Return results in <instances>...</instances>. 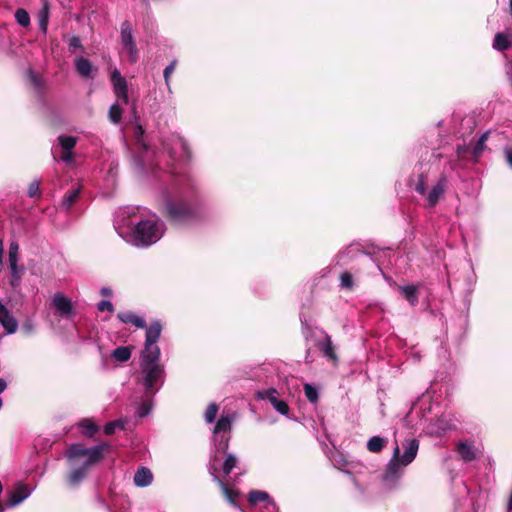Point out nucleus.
Masks as SVG:
<instances>
[{
  "label": "nucleus",
  "instance_id": "48",
  "mask_svg": "<svg viewBox=\"0 0 512 512\" xmlns=\"http://www.w3.org/2000/svg\"><path fill=\"white\" fill-rule=\"evenodd\" d=\"M506 160L508 164L512 167V149L506 150Z\"/></svg>",
  "mask_w": 512,
  "mask_h": 512
},
{
  "label": "nucleus",
  "instance_id": "20",
  "mask_svg": "<svg viewBox=\"0 0 512 512\" xmlns=\"http://www.w3.org/2000/svg\"><path fill=\"white\" fill-rule=\"evenodd\" d=\"M133 346H119L113 350L111 356L117 362H127L132 355Z\"/></svg>",
  "mask_w": 512,
  "mask_h": 512
},
{
  "label": "nucleus",
  "instance_id": "31",
  "mask_svg": "<svg viewBox=\"0 0 512 512\" xmlns=\"http://www.w3.org/2000/svg\"><path fill=\"white\" fill-rule=\"evenodd\" d=\"M303 388H304L305 396L309 400V402L316 403L319 398L317 388L309 383H305Z\"/></svg>",
  "mask_w": 512,
  "mask_h": 512
},
{
  "label": "nucleus",
  "instance_id": "23",
  "mask_svg": "<svg viewBox=\"0 0 512 512\" xmlns=\"http://www.w3.org/2000/svg\"><path fill=\"white\" fill-rule=\"evenodd\" d=\"M19 245L16 241H12L9 245L8 260L13 275L17 272Z\"/></svg>",
  "mask_w": 512,
  "mask_h": 512
},
{
  "label": "nucleus",
  "instance_id": "3",
  "mask_svg": "<svg viewBox=\"0 0 512 512\" xmlns=\"http://www.w3.org/2000/svg\"><path fill=\"white\" fill-rule=\"evenodd\" d=\"M164 216L173 224H185L196 217L194 207L183 198H167Z\"/></svg>",
  "mask_w": 512,
  "mask_h": 512
},
{
  "label": "nucleus",
  "instance_id": "46",
  "mask_svg": "<svg viewBox=\"0 0 512 512\" xmlns=\"http://www.w3.org/2000/svg\"><path fill=\"white\" fill-rule=\"evenodd\" d=\"M22 329L25 331L26 334H30L33 331V325L30 321H26L23 323Z\"/></svg>",
  "mask_w": 512,
  "mask_h": 512
},
{
  "label": "nucleus",
  "instance_id": "34",
  "mask_svg": "<svg viewBox=\"0 0 512 512\" xmlns=\"http://www.w3.org/2000/svg\"><path fill=\"white\" fill-rule=\"evenodd\" d=\"M124 425L125 423L122 420L111 421L104 426V433L111 435L115 432L116 429H123Z\"/></svg>",
  "mask_w": 512,
  "mask_h": 512
},
{
  "label": "nucleus",
  "instance_id": "36",
  "mask_svg": "<svg viewBox=\"0 0 512 512\" xmlns=\"http://www.w3.org/2000/svg\"><path fill=\"white\" fill-rule=\"evenodd\" d=\"M340 283L343 288L352 290L354 286L352 274L348 271L343 272L340 276Z\"/></svg>",
  "mask_w": 512,
  "mask_h": 512
},
{
  "label": "nucleus",
  "instance_id": "32",
  "mask_svg": "<svg viewBox=\"0 0 512 512\" xmlns=\"http://www.w3.org/2000/svg\"><path fill=\"white\" fill-rule=\"evenodd\" d=\"M58 141L65 152L71 151L76 145V138L73 136H59Z\"/></svg>",
  "mask_w": 512,
  "mask_h": 512
},
{
  "label": "nucleus",
  "instance_id": "35",
  "mask_svg": "<svg viewBox=\"0 0 512 512\" xmlns=\"http://www.w3.org/2000/svg\"><path fill=\"white\" fill-rule=\"evenodd\" d=\"M236 464L237 458L233 454H228L223 464L224 473L229 475L232 469L236 467Z\"/></svg>",
  "mask_w": 512,
  "mask_h": 512
},
{
  "label": "nucleus",
  "instance_id": "13",
  "mask_svg": "<svg viewBox=\"0 0 512 512\" xmlns=\"http://www.w3.org/2000/svg\"><path fill=\"white\" fill-rule=\"evenodd\" d=\"M52 304L60 316H67L72 313L73 306L71 300L60 292L54 295Z\"/></svg>",
  "mask_w": 512,
  "mask_h": 512
},
{
  "label": "nucleus",
  "instance_id": "45",
  "mask_svg": "<svg viewBox=\"0 0 512 512\" xmlns=\"http://www.w3.org/2000/svg\"><path fill=\"white\" fill-rule=\"evenodd\" d=\"M69 48L70 49H77L82 48L81 40L78 36H72L69 40Z\"/></svg>",
  "mask_w": 512,
  "mask_h": 512
},
{
  "label": "nucleus",
  "instance_id": "27",
  "mask_svg": "<svg viewBox=\"0 0 512 512\" xmlns=\"http://www.w3.org/2000/svg\"><path fill=\"white\" fill-rule=\"evenodd\" d=\"M385 440L379 436H373L367 443V448L370 452H380L384 447Z\"/></svg>",
  "mask_w": 512,
  "mask_h": 512
},
{
  "label": "nucleus",
  "instance_id": "49",
  "mask_svg": "<svg viewBox=\"0 0 512 512\" xmlns=\"http://www.w3.org/2000/svg\"><path fill=\"white\" fill-rule=\"evenodd\" d=\"M100 292L103 296H111L112 295V290L107 287H103Z\"/></svg>",
  "mask_w": 512,
  "mask_h": 512
},
{
  "label": "nucleus",
  "instance_id": "28",
  "mask_svg": "<svg viewBox=\"0 0 512 512\" xmlns=\"http://www.w3.org/2000/svg\"><path fill=\"white\" fill-rule=\"evenodd\" d=\"M487 139H488V133L482 134L481 137L476 142V144L474 145V147L472 148L471 154L475 159H477L482 154V152L485 148V142L487 141Z\"/></svg>",
  "mask_w": 512,
  "mask_h": 512
},
{
  "label": "nucleus",
  "instance_id": "6",
  "mask_svg": "<svg viewBox=\"0 0 512 512\" xmlns=\"http://www.w3.org/2000/svg\"><path fill=\"white\" fill-rule=\"evenodd\" d=\"M401 462L399 460V445L396 444L393 449V455L387 464L386 471L383 475V480L386 483H395L401 476Z\"/></svg>",
  "mask_w": 512,
  "mask_h": 512
},
{
  "label": "nucleus",
  "instance_id": "39",
  "mask_svg": "<svg viewBox=\"0 0 512 512\" xmlns=\"http://www.w3.org/2000/svg\"><path fill=\"white\" fill-rule=\"evenodd\" d=\"M27 75L30 83L35 88H41L43 86L42 78L38 74H36L32 69L28 70Z\"/></svg>",
  "mask_w": 512,
  "mask_h": 512
},
{
  "label": "nucleus",
  "instance_id": "37",
  "mask_svg": "<svg viewBox=\"0 0 512 512\" xmlns=\"http://www.w3.org/2000/svg\"><path fill=\"white\" fill-rule=\"evenodd\" d=\"M39 27L40 30L45 34L48 27V7L45 6L39 15Z\"/></svg>",
  "mask_w": 512,
  "mask_h": 512
},
{
  "label": "nucleus",
  "instance_id": "21",
  "mask_svg": "<svg viewBox=\"0 0 512 512\" xmlns=\"http://www.w3.org/2000/svg\"><path fill=\"white\" fill-rule=\"evenodd\" d=\"M29 496V491L25 486H18L15 491H13L9 498V505L16 506L21 503L24 499Z\"/></svg>",
  "mask_w": 512,
  "mask_h": 512
},
{
  "label": "nucleus",
  "instance_id": "47",
  "mask_svg": "<svg viewBox=\"0 0 512 512\" xmlns=\"http://www.w3.org/2000/svg\"><path fill=\"white\" fill-rule=\"evenodd\" d=\"M467 151H468V147L461 146V145L457 146L456 152H457L458 157H463Z\"/></svg>",
  "mask_w": 512,
  "mask_h": 512
},
{
  "label": "nucleus",
  "instance_id": "4",
  "mask_svg": "<svg viewBox=\"0 0 512 512\" xmlns=\"http://www.w3.org/2000/svg\"><path fill=\"white\" fill-rule=\"evenodd\" d=\"M162 229L155 220H142L133 230L134 242L137 246H148L162 237Z\"/></svg>",
  "mask_w": 512,
  "mask_h": 512
},
{
  "label": "nucleus",
  "instance_id": "29",
  "mask_svg": "<svg viewBox=\"0 0 512 512\" xmlns=\"http://www.w3.org/2000/svg\"><path fill=\"white\" fill-rule=\"evenodd\" d=\"M448 429H450V427L446 425L445 418H434L433 428H431L430 433L441 435Z\"/></svg>",
  "mask_w": 512,
  "mask_h": 512
},
{
  "label": "nucleus",
  "instance_id": "24",
  "mask_svg": "<svg viewBox=\"0 0 512 512\" xmlns=\"http://www.w3.org/2000/svg\"><path fill=\"white\" fill-rule=\"evenodd\" d=\"M80 194H81L80 186L71 191H68L63 197L62 206L66 210H69L77 202V200L80 197Z\"/></svg>",
  "mask_w": 512,
  "mask_h": 512
},
{
  "label": "nucleus",
  "instance_id": "41",
  "mask_svg": "<svg viewBox=\"0 0 512 512\" xmlns=\"http://www.w3.org/2000/svg\"><path fill=\"white\" fill-rule=\"evenodd\" d=\"M214 479L218 482V484L221 486L223 493L225 494L226 498L230 502H234L233 497L236 495L232 490H230L223 481H221L217 476H214Z\"/></svg>",
  "mask_w": 512,
  "mask_h": 512
},
{
  "label": "nucleus",
  "instance_id": "15",
  "mask_svg": "<svg viewBox=\"0 0 512 512\" xmlns=\"http://www.w3.org/2000/svg\"><path fill=\"white\" fill-rule=\"evenodd\" d=\"M457 452L464 462H471L478 457L477 449L467 442H459L457 444Z\"/></svg>",
  "mask_w": 512,
  "mask_h": 512
},
{
  "label": "nucleus",
  "instance_id": "50",
  "mask_svg": "<svg viewBox=\"0 0 512 512\" xmlns=\"http://www.w3.org/2000/svg\"><path fill=\"white\" fill-rule=\"evenodd\" d=\"M71 158H72V153H71V151H69V152H65V154H63V155H62V159H63L64 161H69Z\"/></svg>",
  "mask_w": 512,
  "mask_h": 512
},
{
  "label": "nucleus",
  "instance_id": "12",
  "mask_svg": "<svg viewBox=\"0 0 512 512\" xmlns=\"http://www.w3.org/2000/svg\"><path fill=\"white\" fill-rule=\"evenodd\" d=\"M117 318L122 322V323H125V324H132L134 326H136L137 328H141V329H146V331L148 330L149 327H151L152 324L154 323H159L161 325V323L159 321H154L152 322L149 326L146 325V321L130 312V311H126V312H119L117 314ZM147 336V333L145 334V337Z\"/></svg>",
  "mask_w": 512,
  "mask_h": 512
},
{
  "label": "nucleus",
  "instance_id": "55",
  "mask_svg": "<svg viewBox=\"0 0 512 512\" xmlns=\"http://www.w3.org/2000/svg\"><path fill=\"white\" fill-rule=\"evenodd\" d=\"M138 130H139L141 133H143V131H142V127H140V126H139V127H138Z\"/></svg>",
  "mask_w": 512,
  "mask_h": 512
},
{
  "label": "nucleus",
  "instance_id": "25",
  "mask_svg": "<svg viewBox=\"0 0 512 512\" xmlns=\"http://www.w3.org/2000/svg\"><path fill=\"white\" fill-rule=\"evenodd\" d=\"M511 43L504 33H497L493 41V48L498 51H506L510 48Z\"/></svg>",
  "mask_w": 512,
  "mask_h": 512
},
{
  "label": "nucleus",
  "instance_id": "1",
  "mask_svg": "<svg viewBox=\"0 0 512 512\" xmlns=\"http://www.w3.org/2000/svg\"><path fill=\"white\" fill-rule=\"evenodd\" d=\"M162 332V325L154 323L147 330L146 342L140 353V369L145 387V399L139 404L135 416H148L153 407V396L164 383L165 368L160 362V348L157 345Z\"/></svg>",
  "mask_w": 512,
  "mask_h": 512
},
{
  "label": "nucleus",
  "instance_id": "5",
  "mask_svg": "<svg viewBox=\"0 0 512 512\" xmlns=\"http://www.w3.org/2000/svg\"><path fill=\"white\" fill-rule=\"evenodd\" d=\"M230 429V418H218L213 430L216 448L218 451L225 452L228 448Z\"/></svg>",
  "mask_w": 512,
  "mask_h": 512
},
{
  "label": "nucleus",
  "instance_id": "14",
  "mask_svg": "<svg viewBox=\"0 0 512 512\" xmlns=\"http://www.w3.org/2000/svg\"><path fill=\"white\" fill-rule=\"evenodd\" d=\"M248 500L251 504L266 502L265 508L268 512H274L276 510L275 503L270 501L269 495L264 491H251L249 493Z\"/></svg>",
  "mask_w": 512,
  "mask_h": 512
},
{
  "label": "nucleus",
  "instance_id": "7",
  "mask_svg": "<svg viewBox=\"0 0 512 512\" xmlns=\"http://www.w3.org/2000/svg\"><path fill=\"white\" fill-rule=\"evenodd\" d=\"M257 394L260 399L269 401L273 408L280 414H288L289 406L284 400L278 398L277 390L270 388L267 390L259 391Z\"/></svg>",
  "mask_w": 512,
  "mask_h": 512
},
{
  "label": "nucleus",
  "instance_id": "9",
  "mask_svg": "<svg viewBox=\"0 0 512 512\" xmlns=\"http://www.w3.org/2000/svg\"><path fill=\"white\" fill-rule=\"evenodd\" d=\"M111 81L113 83L114 93L118 99L124 104H128V84L124 77L121 76L118 70H114L111 75Z\"/></svg>",
  "mask_w": 512,
  "mask_h": 512
},
{
  "label": "nucleus",
  "instance_id": "17",
  "mask_svg": "<svg viewBox=\"0 0 512 512\" xmlns=\"http://www.w3.org/2000/svg\"><path fill=\"white\" fill-rule=\"evenodd\" d=\"M152 480V472L146 467L138 469L134 475V483L138 487H146L151 484Z\"/></svg>",
  "mask_w": 512,
  "mask_h": 512
},
{
  "label": "nucleus",
  "instance_id": "40",
  "mask_svg": "<svg viewBox=\"0 0 512 512\" xmlns=\"http://www.w3.org/2000/svg\"><path fill=\"white\" fill-rule=\"evenodd\" d=\"M28 196L31 198L39 197L41 195L40 191V182L38 180H34L28 186Z\"/></svg>",
  "mask_w": 512,
  "mask_h": 512
},
{
  "label": "nucleus",
  "instance_id": "43",
  "mask_svg": "<svg viewBox=\"0 0 512 512\" xmlns=\"http://www.w3.org/2000/svg\"><path fill=\"white\" fill-rule=\"evenodd\" d=\"M97 308L99 311H109L110 313L114 312V306L110 301L102 300L97 304Z\"/></svg>",
  "mask_w": 512,
  "mask_h": 512
},
{
  "label": "nucleus",
  "instance_id": "42",
  "mask_svg": "<svg viewBox=\"0 0 512 512\" xmlns=\"http://www.w3.org/2000/svg\"><path fill=\"white\" fill-rule=\"evenodd\" d=\"M176 63H177L176 60H174L164 69L163 74H164V79H165V82L167 85L169 84V79H170L171 74L175 70Z\"/></svg>",
  "mask_w": 512,
  "mask_h": 512
},
{
  "label": "nucleus",
  "instance_id": "11",
  "mask_svg": "<svg viewBox=\"0 0 512 512\" xmlns=\"http://www.w3.org/2000/svg\"><path fill=\"white\" fill-rule=\"evenodd\" d=\"M447 188L446 176H441L438 182L432 187L431 191L427 195V201L429 207H435L439 202L440 198L444 195Z\"/></svg>",
  "mask_w": 512,
  "mask_h": 512
},
{
  "label": "nucleus",
  "instance_id": "38",
  "mask_svg": "<svg viewBox=\"0 0 512 512\" xmlns=\"http://www.w3.org/2000/svg\"><path fill=\"white\" fill-rule=\"evenodd\" d=\"M426 182H427V175L424 173L419 174L418 181L415 186V191L421 195H425L426 193Z\"/></svg>",
  "mask_w": 512,
  "mask_h": 512
},
{
  "label": "nucleus",
  "instance_id": "53",
  "mask_svg": "<svg viewBox=\"0 0 512 512\" xmlns=\"http://www.w3.org/2000/svg\"><path fill=\"white\" fill-rule=\"evenodd\" d=\"M509 3H510V14L512 16V0H510Z\"/></svg>",
  "mask_w": 512,
  "mask_h": 512
},
{
  "label": "nucleus",
  "instance_id": "19",
  "mask_svg": "<svg viewBox=\"0 0 512 512\" xmlns=\"http://www.w3.org/2000/svg\"><path fill=\"white\" fill-rule=\"evenodd\" d=\"M120 38H121V45L126 46L128 44L136 43L131 23L126 20L121 24V31H120Z\"/></svg>",
  "mask_w": 512,
  "mask_h": 512
},
{
  "label": "nucleus",
  "instance_id": "10",
  "mask_svg": "<svg viewBox=\"0 0 512 512\" xmlns=\"http://www.w3.org/2000/svg\"><path fill=\"white\" fill-rule=\"evenodd\" d=\"M402 446L404 448V453L402 455L399 454V460L402 466L405 467L412 463L416 458L419 449V441L415 438L408 439L402 444Z\"/></svg>",
  "mask_w": 512,
  "mask_h": 512
},
{
  "label": "nucleus",
  "instance_id": "52",
  "mask_svg": "<svg viewBox=\"0 0 512 512\" xmlns=\"http://www.w3.org/2000/svg\"><path fill=\"white\" fill-rule=\"evenodd\" d=\"M206 419H207L208 423H213L216 418L209 417V418H206Z\"/></svg>",
  "mask_w": 512,
  "mask_h": 512
},
{
  "label": "nucleus",
  "instance_id": "44",
  "mask_svg": "<svg viewBox=\"0 0 512 512\" xmlns=\"http://www.w3.org/2000/svg\"><path fill=\"white\" fill-rule=\"evenodd\" d=\"M219 406L216 403H211L207 407L204 416H217Z\"/></svg>",
  "mask_w": 512,
  "mask_h": 512
},
{
  "label": "nucleus",
  "instance_id": "26",
  "mask_svg": "<svg viewBox=\"0 0 512 512\" xmlns=\"http://www.w3.org/2000/svg\"><path fill=\"white\" fill-rule=\"evenodd\" d=\"M123 110L119 104L115 103L110 106L108 117L113 124H118L121 121Z\"/></svg>",
  "mask_w": 512,
  "mask_h": 512
},
{
  "label": "nucleus",
  "instance_id": "2",
  "mask_svg": "<svg viewBox=\"0 0 512 512\" xmlns=\"http://www.w3.org/2000/svg\"><path fill=\"white\" fill-rule=\"evenodd\" d=\"M109 448V444L101 443L94 447L87 448L83 444H71L66 452L70 461L84 459L83 463L75 467L69 474L68 481L72 486H77L87 475L90 467L98 463L103 457L104 452Z\"/></svg>",
  "mask_w": 512,
  "mask_h": 512
},
{
  "label": "nucleus",
  "instance_id": "54",
  "mask_svg": "<svg viewBox=\"0 0 512 512\" xmlns=\"http://www.w3.org/2000/svg\"><path fill=\"white\" fill-rule=\"evenodd\" d=\"M428 411H429V412H432V407H431V405H429Z\"/></svg>",
  "mask_w": 512,
  "mask_h": 512
},
{
  "label": "nucleus",
  "instance_id": "30",
  "mask_svg": "<svg viewBox=\"0 0 512 512\" xmlns=\"http://www.w3.org/2000/svg\"><path fill=\"white\" fill-rule=\"evenodd\" d=\"M15 19L17 23L22 27H28L30 25L29 13L23 8H19L16 10Z\"/></svg>",
  "mask_w": 512,
  "mask_h": 512
},
{
  "label": "nucleus",
  "instance_id": "8",
  "mask_svg": "<svg viewBox=\"0 0 512 512\" xmlns=\"http://www.w3.org/2000/svg\"><path fill=\"white\" fill-rule=\"evenodd\" d=\"M324 339L316 341V347L321 351L323 357H325L333 365H337L339 362L338 355L336 353V347L333 344L331 336L326 332H323Z\"/></svg>",
  "mask_w": 512,
  "mask_h": 512
},
{
  "label": "nucleus",
  "instance_id": "22",
  "mask_svg": "<svg viewBox=\"0 0 512 512\" xmlns=\"http://www.w3.org/2000/svg\"><path fill=\"white\" fill-rule=\"evenodd\" d=\"M400 293L412 306L418 303V293L415 285L400 287Z\"/></svg>",
  "mask_w": 512,
  "mask_h": 512
},
{
  "label": "nucleus",
  "instance_id": "51",
  "mask_svg": "<svg viewBox=\"0 0 512 512\" xmlns=\"http://www.w3.org/2000/svg\"><path fill=\"white\" fill-rule=\"evenodd\" d=\"M7 387L6 381L0 378V393H2Z\"/></svg>",
  "mask_w": 512,
  "mask_h": 512
},
{
  "label": "nucleus",
  "instance_id": "16",
  "mask_svg": "<svg viewBox=\"0 0 512 512\" xmlns=\"http://www.w3.org/2000/svg\"><path fill=\"white\" fill-rule=\"evenodd\" d=\"M75 68L77 73L84 78H92L93 66L91 62L85 57H77L75 59Z\"/></svg>",
  "mask_w": 512,
  "mask_h": 512
},
{
  "label": "nucleus",
  "instance_id": "18",
  "mask_svg": "<svg viewBox=\"0 0 512 512\" xmlns=\"http://www.w3.org/2000/svg\"><path fill=\"white\" fill-rule=\"evenodd\" d=\"M78 429L80 433L87 438H92L99 431L98 425H96L91 419L84 418L79 424Z\"/></svg>",
  "mask_w": 512,
  "mask_h": 512
},
{
  "label": "nucleus",
  "instance_id": "33",
  "mask_svg": "<svg viewBox=\"0 0 512 512\" xmlns=\"http://www.w3.org/2000/svg\"><path fill=\"white\" fill-rule=\"evenodd\" d=\"M123 50L127 53L128 59L131 63H136L139 59V50L137 48L136 43L128 44L126 46H122Z\"/></svg>",
  "mask_w": 512,
  "mask_h": 512
}]
</instances>
